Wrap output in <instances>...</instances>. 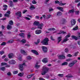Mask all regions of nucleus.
Segmentation results:
<instances>
[{"label":"nucleus","instance_id":"1","mask_svg":"<svg viewBox=\"0 0 80 80\" xmlns=\"http://www.w3.org/2000/svg\"><path fill=\"white\" fill-rule=\"evenodd\" d=\"M33 25H34L36 26H38L37 28H38L39 29H42V27L43 26V24L41 23L40 24V22L37 21H35L34 22Z\"/></svg>","mask_w":80,"mask_h":80},{"label":"nucleus","instance_id":"2","mask_svg":"<svg viewBox=\"0 0 80 80\" xmlns=\"http://www.w3.org/2000/svg\"><path fill=\"white\" fill-rule=\"evenodd\" d=\"M48 41L49 39L48 38H45L43 40H42L41 42L42 43V45H48Z\"/></svg>","mask_w":80,"mask_h":80},{"label":"nucleus","instance_id":"3","mask_svg":"<svg viewBox=\"0 0 80 80\" xmlns=\"http://www.w3.org/2000/svg\"><path fill=\"white\" fill-rule=\"evenodd\" d=\"M8 63L9 64V65H13L16 63V62L15 60L12 59L9 61L8 62Z\"/></svg>","mask_w":80,"mask_h":80},{"label":"nucleus","instance_id":"4","mask_svg":"<svg viewBox=\"0 0 80 80\" xmlns=\"http://www.w3.org/2000/svg\"><path fill=\"white\" fill-rule=\"evenodd\" d=\"M42 51L44 52L45 53H46V52H47V51H48V49L47 47L42 46Z\"/></svg>","mask_w":80,"mask_h":80},{"label":"nucleus","instance_id":"5","mask_svg":"<svg viewBox=\"0 0 80 80\" xmlns=\"http://www.w3.org/2000/svg\"><path fill=\"white\" fill-rule=\"evenodd\" d=\"M25 63H23L22 64H20L19 65V69L20 70L21 72H22L23 70V65H25Z\"/></svg>","mask_w":80,"mask_h":80},{"label":"nucleus","instance_id":"6","mask_svg":"<svg viewBox=\"0 0 80 80\" xmlns=\"http://www.w3.org/2000/svg\"><path fill=\"white\" fill-rule=\"evenodd\" d=\"M9 58H13L14 57V54L13 53H10L8 55Z\"/></svg>","mask_w":80,"mask_h":80},{"label":"nucleus","instance_id":"7","mask_svg":"<svg viewBox=\"0 0 80 80\" xmlns=\"http://www.w3.org/2000/svg\"><path fill=\"white\" fill-rule=\"evenodd\" d=\"M71 23L72 26H73V25H74L75 23H76V21H75V20L74 19H72L71 20Z\"/></svg>","mask_w":80,"mask_h":80},{"label":"nucleus","instance_id":"8","mask_svg":"<svg viewBox=\"0 0 80 80\" xmlns=\"http://www.w3.org/2000/svg\"><path fill=\"white\" fill-rule=\"evenodd\" d=\"M15 14L17 16H18L19 17H22V12H21L18 11L17 13H16Z\"/></svg>","mask_w":80,"mask_h":80},{"label":"nucleus","instance_id":"9","mask_svg":"<svg viewBox=\"0 0 80 80\" xmlns=\"http://www.w3.org/2000/svg\"><path fill=\"white\" fill-rule=\"evenodd\" d=\"M59 59L60 60H62V59H65V56L64 55H60L58 56Z\"/></svg>","mask_w":80,"mask_h":80},{"label":"nucleus","instance_id":"10","mask_svg":"<svg viewBox=\"0 0 80 80\" xmlns=\"http://www.w3.org/2000/svg\"><path fill=\"white\" fill-rule=\"evenodd\" d=\"M31 52L32 53H34L35 54V55H38L39 54V53H38V52L37 51L34 50H31Z\"/></svg>","mask_w":80,"mask_h":80},{"label":"nucleus","instance_id":"11","mask_svg":"<svg viewBox=\"0 0 80 80\" xmlns=\"http://www.w3.org/2000/svg\"><path fill=\"white\" fill-rule=\"evenodd\" d=\"M61 25H64L65 23H66V20L65 19H62L61 20Z\"/></svg>","mask_w":80,"mask_h":80},{"label":"nucleus","instance_id":"12","mask_svg":"<svg viewBox=\"0 0 80 80\" xmlns=\"http://www.w3.org/2000/svg\"><path fill=\"white\" fill-rule=\"evenodd\" d=\"M21 53L22 55H27V53H26V52L24 50H23L22 49L21 50Z\"/></svg>","mask_w":80,"mask_h":80},{"label":"nucleus","instance_id":"13","mask_svg":"<svg viewBox=\"0 0 80 80\" xmlns=\"http://www.w3.org/2000/svg\"><path fill=\"white\" fill-rule=\"evenodd\" d=\"M9 2L10 3V6L11 7H14V5H13V2L12 0H9Z\"/></svg>","mask_w":80,"mask_h":80},{"label":"nucleus","instance_id":"14","mask_svg":"<svg viewBox=\"0 0 80 80\" xmlns=\"http://www.w3.org/2000/svg\"><path fill=\"white\" fill-rule=\"evenodd\" d=\"M3 7L4 8L3 9V10H7V8H8V6L6 4H4L3 5Z\"/></svg>","mask_w":80,"mask_h":80},{"label":"nucleus","instance_id":"15","mask_svg":"<svg viewBox=\"0 0 80 80\" xmlns=\"http://www.w3.org/2000/svg\"><path fill=\"white\" fill-rule=\"evenodd\" d=\"M36 34H40L42 33V31L40 30H37L35 31Z\"/></svg>","mask_w":80,"mask_h":80},{"label":"nucleus","instance_id":"16","mask_svg":"<svg viewBox=\"0 0 80 80\" xmlns=\"http://www.w3.org/2000/svg\"><path fill=\"white\" fill-rule=\"evenodd\" d=\"M71 37L72 39H74V40H77L78 39V37L74 35H72Z\"/></svg>","mask_w":80,"mask_h":80},{"label":"nucleus","instance_id":"17","mask_svg":"<svg viewBox=\"0 0 80 80\" xmlns=\"http://www.w3.org/2000/svg\"><path fill=\"white\" fill-rule=\"evenodd\" d=\"M57 8L58 10H59L61 11V12H63V8L60 7H57Z\"/></svg>","mask_w":80,"mask_h":80},{"label":"nucleus","instance_id":"18","mask_svg":"<svg viewBox=\"0 0 80 80\" xmlns=\"http://www.w3.org/2000/svg\"><path fill=\"white\" fill-rule=\"evenodd\" d=\"M47 59V58H44L42 60V62H43V63H47L48 62V61Z\"/></svg>","mask_w":80,"mask_h":80},{"label":"nucleus","instance_id":"19","mask_svg":"<svg viewBox=\"0 0 80 80\" xmlns=\"http://www.w3.org/2000/svg\"><path fill=\"white\" fill-rule=\"evenodd\" d=\"M66 3H62V1H61V2H59V5H61V6H63L65 5H66Z\"/></svg>","mask_w":80,"mask_h":80},{"label":"nucleus","instance_id":"20","mask_svg":"<svg viewBox=\"0 0 80 80\" xmlns=\"http://www.w3.org/2000/svg\"><path fill=\"white\" fill-rule=\"evenodd\" d=\"M58 43H60V42L62 40V37L60 36L59 37H58Z\"/></svg>","mask_w":80,"mask_h":80},{"label":"nucleus","instance_id":"21","mask_svg":"<svg viewBox=\"0 0 80 80\" xmlns=\"http://www.w3.org/2000/svg\"><path fill=\"white\" fill-rule=\"evenodd\" d=\"M40 42V39H38L37 40V42H34V44H35V45H38Z\"/></svg>","mask_w":80,"mask_h":80},{"label":"nucleus","instance_id":"22","mask_svg":"<svg viewBox=\"0 0 80 80\" xmlns=\"http://www.w3.org/2000/svg\"><path fill=\"white\" fill-rule=\"evenodd\" d=\"M75 12V11L74 10V9H72L71 10H70L69 11V12H68V13H74Z\"/></svg>","mask_w":80,"mask_h":80},{"label":"nucleus","instance_id":"23","mask_svg":"<svg viewBox=\"0 0 80 80\" xmlns=\"http://www.w3.org/2000/svg\"><path fill=\"white\" fill-rule=\"evenodd\" d=\"M7 28L8 30H11L12 28V26L8 25L7 27Z\"/></svg>","mask_w":80,"mask_h":80},{"label":"nucleus","instance_id":"24","mask_svg":"<svg viewBox=\"0 0 80 80\" xmlns=\"http://www.w3.org/2000/svg\"><path fill=\"white\" fill-rule=\"evenodd\" d=\"M26 42H27V41H26V40L25 39H22L21 41L20 42L22 43H26Z\"/></svg>","mask_w":80,"mask_h":80},{"label":"nucleus","instance_id":"25","mask_svg":"<svg viewBox=\"0 0 80 80\" xmlns=\"http://www.w3.org/2000/svg\"><path fill=\"white\" fill-rule=\"evenodd\" d=\"M9 24L10 25H13V22L12 20H10L9 22Z\"/></svg>","mask_w":80,"mask_h":80},{"label":"nucleus","instance_id":"26","mask_svg":"<svg viewBox=\"0 0 80 80\" xmlns=\"http://www.w3.org/2000/svg\"><path fill=\"white\" fill-rule=\"evenodd\" d=\"M68 65V63L67 62H64L62 63L61 64L62 66H63V65Z\"/></svg>","mask_w":80,"mask_h":80},{"label":"nucleus","instance_id":"27","mask_svg":"<svg viewBox=\"0 0 80 80\" xmlns=\"http://www.w3.org/2000/svg\"><path fill=\"white\" fill-rule=\"evenodd\" d=\"M44 70V71H46L47 72H48V71L49 69L47 67H45L43 68Z\"/></svg>","mask_w":80,"mask_h":80},{"label":"nucleus","instance_id":"28","mask_svg":"<svg viewBox=\"0 0 80 80\" xmlns=\"http://www.w3.org/2000/svg\"><path fill=\"white\" fill-rule=\"evenodd\" d=\"M13 42V40H11L7 42V43H12Z\"/></svg>","mask_w":80,"mask_h":80},{"label":"nucleus","instance_id":"29","mask_svg":"<svg viewBox=\"0 0 80 80\" xmlns=\"http://www.w3.org/2000/svg\"><path fill=\"white\" fill-rule=\"evenodd\" d=\"M62 15V13L61 12H58L57 14V16H61Z\"/></svg>","mask_w":80,"mask_h":80},{"label":"nucleus","instance_id":"30","mask_svg":"<svg viewBox=\"0 0 80 80\" xmlns=\"http://www.w3.org/2000/svg\"><path fill=\"white\" fill-rule=\"evenodd\" d=\"M38 62L36 63L35 66V68H38L39 67H40V65H38Z\"/></svg>","mask_w":80,"mask_h":80},{"label":"nucleus","instance_id":"31","mask_svg":"<svg viewBox=\"0 0 80 80\" xmlns=\"http://www.w3.org/2000/svg\"><path fill=\"white\" fill-rule=\"evenodd\" d=\"M54 30H55V28H50L48 29V31H54Z\"/></svg>","mask_w":80,"mask_h":80},{"label":"nucleus","instance_id":"32","mask_svg":"<svg viewBox=\"0 0 80 80\" xmlns=\"http://www.w3.org/2000/svg\"><path fill=\"white\" fill-rule=\"evenodd\" d=\"M19 35L20 36V37H24V36H25V33H21L19 34Z\"/></svg>","mask_w":80,"mask_h":80},{"label":"nucleus","instance_id":"33","mask_svg":"<svg viewBox=\"0 0 80 80\" xmlns=\"http://www.w3.org/2000/svg\"><path fill=\"white\" fill-rule=\"evenodd\" d=\"M79 53V52H75L73 54V56H74V57H77V55H78V54Z\"/></svg>","mask_w":80,"mask_h":80},{"label":"nucleus","instance_id":"34","mask_svg":"<svg viewBox=\"0 0 80 80\" xmlns=\"http://www.w3.org/2000/svg\"><path fill=\"white\" fill-rule=\"evenodd\" d=\"M73 65H74L72 63V62L71 63L69 64H68V66H69V67H73Z\"/></svg>","mask_w":80,"mask_h":80},{"label":"nucleus","instance_id":"35","mask_svg":"<svg viewBox=\"0 0 80 80\" xmlns=\"http://www.w3.org/2000/svg\"><path fill=\"white\" fill-rule=\"evenodd\" d=\"M30 9H31V10H33V9H35V8L34 7V6L33 5H31V7L29 8Z\"/></svg>","mask_w":80,"mask_h":80},{"label":"nucleus","instance_id":"36","mask_svg":"<svg viewBox=\"0 0 80 80\" xmlns=\"http://www.w3.org/2000/svg\"><path fill=\"white\" fill-rule=\"evenodd\" d=\"M23 75V73H20L18 74V76H19V77H22Z\"/></svg>","mask_w":80,"mask_h":80},{"label":"nucleus","instance_id":"37","mask_svg":"<svg viewBox=\"0 0 80 80\" xmlns=\"http://www.w3.org/2000/svg\"><path fill=\"white\" fill-rule=\"evenodd\" d=\"M7 65V63L6 62H2L1 64V66H4V65Z\"/></svg>","mask_w":80,"mask_h":80},{"label":"nucleus","instance_id":"38","mask_svg":"<svg viewBox=\"0 0 80 80\" xmlns=\"http://www.w3.org/2000/svg\"><path fill=\"white\" fill-rule=\"evenodd\" d=\"M1 46H5V45H6V42H3L1 44Z\"/></svg>","mask_w":80,"mask_h":80},{"label":"nucleus","instance_id":"39","mask_svg":"<svg viewBox=\"0 0 80 80\" xmlns=\"http://www.w3.org/2000/svg\"><path fill=\"white\" fill-rule=\"evenodd\" d=\"M78 29V26H76V27L73 28V30H77Z\"/></svg>","mask_w":80,"mask_h":80},{"label":"nucleus","instance_id":"40","mask_svg":"<svg viewBox=\"0 0 80 80\" xmlns=\"http://www.w3.org/2000/svg\"><path fill=\"white\" fill-rule=\"evenodd\" d=\"M0 69L1 70H2V71H5V67L0 68Z\"/></svg>","mask_w":80,"mask_h":80},{"label":"nucleus","instance_id":"41","mask_svg":"<svg viewBox=\"0 0 80 80\" xmlns=\"http://www.w3.org/2000/svg\"><path fill=\"white\" fill-rule=\"evenodd\" d=\"M77 60H74L72 61V63L73 64V65H75L77 62H78Z\"/></svg>","mask_w":80,"mask_h":80},{"label":"nucleus","instance_id":"42","mask_svg":"<svg viewBox=\"0 0 80 80\" xmlns=\"http://www.w3.org/2000/svg\"><path fill=\"white\" fill-rule=\"evenodd\" d=\"M32 74L29 75H28L27 76V78H30L32 77Z\"/></svg>","mask_w":80,"mask_h":80},{"label":"nucleus","instance_id":"43","mask_svg":"<svg viewBox=\"0 0 80 80\" xmlns=\"http://www.w3.org/2000/svg\"><path fill=\"white\" fill-rule=\"evenodd\" d=\"M70 34L69 33V34L67 35L65 37V38H68L69 37H70Z\"/></svg>","mask_w":80,"mask_h":80},{"label":"nucleus","instance_id":"44","mask_svg":"<svg viewBox=\"0 0 80 80\" xmlns=\"http://www.w3.org/2000/svg\"><path fill=\"white\" fill-rule=\"evenodd\" d=\"M9 14H4V16L5 17H8V18H9L10 17V15H9Z\"/></svg>","mask_w":80,"mask_h":80},{"label":"nucleus","instance_id":"45","mask_svg":"<svg viewBox=\"0 0 80 80\" xmlns=\"http://www.w3.org/2000/svg\"><path fill=\"white\" fill-rule=\"evenodd\" d=\"M68 39L67 38H65L64 39V40H63V42H67L68 40Z\"/></svg>","mask_w":80,"mask_h":80},{"label":"nucleus","instance_id":"46","mask_svg":"<svg viewBox=\"0 0 80 80\" xmlns=\"http://www.w3.org/2000/svg\"><path fill=\"white\" fill-rule=\"evenodd\" d=\"M75 13L76 15H79V14L80 13V12L79 11H76Z\"/></svg>","mask_w":80,"mask_h":80},{"label":"nucleus","instance_id":"47","mask_svg":"<svg viewBox=\"0 0 80 80\" xmlns=\"http://www.w3.org/2000/svg\"><path fill=\"white\" fill-rule=\"evenodd\" d=\"M46 73H47V71H44L43 72L41 73L42 75H44Z\"/></svg>","mask_w":80,"mask_h":80},{"label":"nucleus","instance_id":"48","mask_svg":"<svg viewBox=\"0 0 80 80\" xmlns=\"http://www.w3.org/2000/svg\"><path fill=\"white\" fill-rule=\"evenodd\" d=\"M64 52L66 53H68V48H65Z\"/></svg>","mask_w":80,"mask_h":80},{"label":"nucleus","instance_id":"49","mask_svg":"<svg viewBox=\"0 0 80 80\" xmlns=\"http://www.w3.org/2000/svg\"><path fill=\"white\" fill-rule=\"evenodd\" d=\"M32 2V3L33 4H36L37 3V2H36V1H35V0H33Z\"/></svg>","mask_w":80,"mask_h":80},{"label":"nucleus","instance_id":"50","mask_svg":"<svg viewBox=\"0 0 80 80\" xmlns=\"http://www.w3.org/2000/svg\"><path fill=\"white\" fill-rule=\"evenodd\" d=\"M5 53V52L3 51H0V55H3L4 53Z\"/></svg>","mask_w":80,"mask_h":80},{"label":"nucleus","instance_id":"51","mask_svg":"<svg viewBox=\"0 0 80 80\" xmlns=\"http://www.w3.org/2000/svg\"><path fill=\"white\" fill-rule=\"evenodd\" d=\"M58 76L60 77H63V74H58Z\"/></svg>","mask_w":80,"mask_h":80},{"label":"nucleus","instance_id":"52","mask_svg":"<svg viewBox=\"0 0 80 80\" xmlns=\"http://www.w3.org/2000/svg\"><path fill=\"white\" fill-rule=\"evenodd\" d=\"M67 56L68 57H72V55L70 54H69L67 55Z\"/></svg>","mask_w":80,"mask_h":80},{"label":"nucleus","instance_id":"53","mask_svg":"<svg viewBox=\"0 0 80 80\" xmlns=\"http://www.w3.org/2000/svg\"><path fill=\"white\" fill-rule=\"evenodd\" d=\"M50 17H51V15H48L47 16V19H48L50 18Z\"/></svg>","mask_w":80,"mask_h":80},{"label":"nucleus","instance_id":"54","mask_svg":"<svg viewBox=\"0 0 80 80\" xmlns=\"http://www.w3.org/2000/svg\"><path fill=\"white\" fill-rule=\"evenodd\" d=\"M18 73V71H14L13 72V74H17V73Z\"/></svg>","mask_w":80,"mask_h":80},{"label":"nucleus","instance_id":"55","mask_svg":"<svg viewBox=\"0 0 80 80\" xmlns=\"http://www.w3.org/2000/svg\"><path fill=\"white\" fill-rule=\"evenodd\" d=\"M7 75H8V76H10V75H11V72H8L7 73Z\"/></svg>","mask_w":80,"mask_h":80},{"label":"nucleus","instance_id":"56","mask_svg":"<svg viewBox=\"0 0 80 80\" xmlns=\"http://www.w3.org/2000/svg\"><path fill=\"white\" fill-rule=\"evenodd\" d=\"M27 58L28 60H31V59H32V57H31L30 56H28L27 57Z\"/></svg>","mask_w":80,"mask_h":80},{"label":"nucleus","instance_id":"57","mask_svg":"<svg viewBox=\"0 0 80 80\" xmlns=\"http://www.w3.org/2000/svg\"><path fill=\"white\" fill-rule=\"evenodd\" d=\"M25 18L26 20H30V19L28 17H25Z\"/></svg>","mask_w":80,"mask_h":80},{"label":"nucleus","instance_id":"58","mask_svg":"<svg viewBox=\"0 0 80 80\" xmlns=\"http://www.w3.org/2000/svg\"><path fill=\"white\" fill-rule=\"evenodd\" d=\"M59 2H59V1H55V3L56 4H57L58 3H59Z\"/></svg>","mask_w":80,"mask_h":80},{"label":"nucleus","instance_id":"59","mask_svg":"<svg viewBox=\"0 0 80 80\" xmlns=\"http://www.w3.org/2000/svg\"><path fill=\"white\" fill-rule=\"evenodd\" d=\"M72 60V59L69 58V59H68L66 60V61L67 62H70V61Z\"/></svg>","mask_w":80,"mask_h":80},{"label":"nucleus","instance_id":"60","mask_svg":"<svg viewBox=\"0 0 80 80\" xmlns=\"http://www.w3.org/2000/svg\"><path fill=\"white\" fill-rule=\"evenodd\" d=\"M4 61L6 62H8V59L7 58H6L4 59Z\"/></svg>","mask_w":80,"mask_h":80},{"label":"nucleus","instance_id":"61","mask_svg":"<svg viewBox=\"0 0 80 80\" xmlns=\"http://www.w3.org/2000/svg\"><path fill=\"white\" fill-rule=\"evenodd\" d=\"M50 38H51V40H55V39H53V36H51V37H50Z\"/></svg>","mask_w":80,"mask_h":80},{"label":"nucleus","instance_id":"62","mask_svg":"<svg viewBox=\"0 0 80 80\" xmlns=\"http://www.w3.org/2000/svg\"><path fill=\"white\" fill-rule=\"evenodd\" d=\"M53 10H54L52 8L49 9V12H51V11H53Z\"/></svg>","mask_w":80,"mask_h":80},{"label":"nucleus","instance_id":"63","mask_svg":"<svg viewBox=\"0 0 80 80\" xmlns=\"http://www.w3.org/2000/svg\"><path fill=\"white\" fill-rule=\"evenodd\" d=\"M10 11H8L7 12H6V13H8V14L10 15Z\"/></svg>","mask_w":80,"mask_h":80},{"label":"nucleus","instance_id":"64","mask_svg":"<svg viewBox=\"0 0 80 80\" xmlns=\"http://www.w3.org/2000/svg\"><path fill=\"white\" fill-rule=\"evenodd\" d=\"M25 46H26L27 47H30V44H25Z\"/></svg>","mask_w":80,"mask_h":80}]
</instances>
